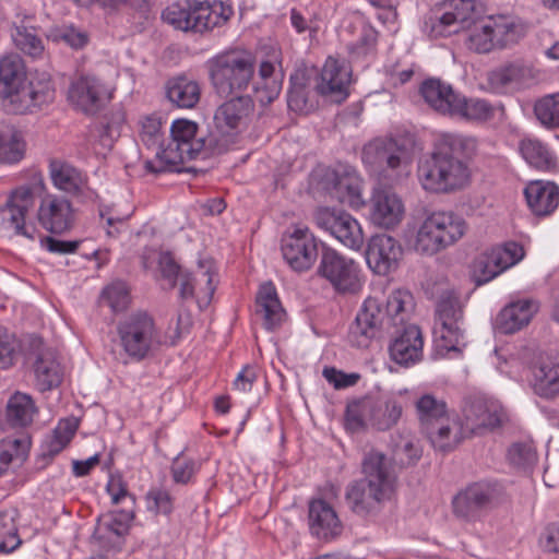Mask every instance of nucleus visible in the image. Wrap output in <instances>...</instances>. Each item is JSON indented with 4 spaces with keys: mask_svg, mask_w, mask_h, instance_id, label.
Listing matches in <instances>:
<instances>
[{
    "mask_svg": "<svg viewBox=\"0 0 559 559\" xmlns=\"http://www.w3.org/2000/svg\"><path fill=\"white\" fill-rule=\"evenodd\" d=\"M118 334L124 352L136 360L145 358L160 343L154 319L146 312H135L118 325Z\"/></svg>",
    "mask_w": 559,
    "mask_h": 559,
    "instance_id": "obj_13",
    "label": "nucleus"
},
{
    "mask_svg": "<svg viewBox=\"0 0 559 559\" xmlns=\"http://www.w3.org/2000/svg\"><path fill=\"white\" fill-rule=\"evenodd\" d=\"M166 95L169 102L179 108L191 109L201 97L200 84L187 76H177L167 82Z\"/></svg>",
    "mask_w": 559,
    "mask_h": 559,
    "instance_id": "obj_37",
    "label": "nucleus"
},
{
    "mask_svg": "<svg viewBox=\"0 0 559 559\" xmlns=\"http://www.w3.org/2000/svg\"><path fill=\"white\" fill-rule=\"evenodd\" d=\"M26 142L20 129L13 124H0V163L14 164L25 154Z\"/></svg>",
    "mask_w": 559,
    "mask_h": 559,
    "instance_id": "obj_38",
    "label": "nucleus"
},
{
    "mask_svg": "<svg viewBox=\"0 0 559 559\" xmlns=\"http://www.w3.org/2000/svg\"><path fill=\"white\" fill-rule=\"evenodd\" d=\"M139 136L147 148L163 150L164 130L162 119L156 116H147L140 121Z\"/></svg>",
    "mask_w": 559,
    "mask_h": 559,
    "instance_id": "obj_58",
    "label": "nucleus"
},
{
    "mask_svg": "<svg viewBox=\"0 0 559 559\" xmlns=\"http://www.w3.org/2000/svg\"><path fill=\"white\" fill-rule=\"evenodd\" d=\"M413 144L406 136L377 139L365 147L364 156L381 169L383 183L393 186L409 175Z\"/></svg>",
    "mask_w": 559,
    "mask_h": 559,
    "instance_id": "obj_7",
    "label": "nucleus"
},
{
    "mask_svg": "<svg viewBox=\"0 0 559 559\" xmlns=\"http://www.w3.org/2000/svg\"><path fill=\"white\" fill-rule=\"evenodd\" d=\"M394 334L389 353L391 359L404 367H409L423 358L424 338L419 326L416 324L400 325L394 328Z\"/></svg>",
    "mask_w": 559,
    "mask_h": 559,
    "instance_id": "obj_24",
    "label": "nucleus"
},
{
    "mask_svg": "<svg viewBox=\"0 0 559 559\" xmlns=\"http://www.w3.org/2000/svg\"><path fill=\"white\" fill-rule=\"evenodd\" d=\"M523 158L534 168L550 171L557 167V157L550 148L536 139H524L520 143Z\"/></svg>",
    "mask_w": 559,
    "mask_h": 559,
    "instance_id": "obj_41",
    "label": "nucleus"
},
{
    "mask_svg": "<svg viewBox=\"0 0 559 559\" xmlns=\"http://www.w3.org/2000/svg\"><path fill=\"white\" fill-rule=\"evenodd\" d=\"M508 461L523 472L531 471L537 463V452L532 442H515L508 450Z\"/></svg>",
    "mask_w": 559,
    "mask_h": 559,
    "instance_id": "obj_55",
    "label": "nucleus"
},
{
    "mask_svg": "<svg viewBox=\"0 0 559 559\" xmlns=\"http://www.w3.org/2000/svg\"><path fill=\"white\" fill-rule=\"evenodd\" d=\"M275 67L271 61H262L259 68V81L253 90L261 104H270L276 99L282 90V80L274 75Z\"/></svg>",
    "mask_w": 559,
    "mask_h": 559,
    "instance_id": "obj_44",
    "label": "nucleus"
},
{
    "mask_svg": "<svg viewBox=\"0 0 559 559\" xmlns=\"http://www.w3.org/2000/svg\"><path fill=\"white\" fill-rule=\"evenodd\" d=\"M31 449V438L23 435L19 438H7L0 441V476L8 471L13 462L23 463Z\"/></svg>",
    "mask_w": 559,
    "mask_h": 559,
    "instance_id": "obj_46",
    "label": "nucleus"
},
{
    "mask_svg": "<svg viewBox=\"0 0 559 559\" xmlns=\"http://www.w3.org/2000/svg\"><path fill=\"white\" fill-rule=\"evenodd\" d=\"M474 0H449L441 15L430 16L425 22V31L431 38L448 37L460 32L473 20Z\"/></svg>",
    "mask_w": 559,
    "mask_h": 559,
    "instance_id": "obj_21",
    "label": "nucleus"
},
{
    "mask_svg": "<svg viewBox=\"0 0 559 559\" xmlns=\"http://www.w3.org/2000/svg\"><path fill=\"white\" fill-rule=\"evenodd\" d=\"M317 226L329 233L342 245L352 249L359 250L364 245V233L360 224L349 213L330 209H318L314 214Z\"/></svg>",
    "mask_w": 559,
    "mask_h": 559,
    "instance_id": "obj_17",
    "label": "nucleus"
},
{
    "mask_svg": "<svg viewBox=\"0 0 559 559\" xmlns=\"http://www.w3.org/2000/svg\"><path fill=\"white\" fill-rule=\"evenodd\" d=\"M463 420H457L460 442L471 435H484L499 427L502 423V409L493 403L473 397L467 399L463 406Z\"/></svg>",
    "mask_w": 559,
    "mask_h": 559,
    "instance_id": "obj_19",
    "label": "nucleus"
},
{
    "mask_svg": "<svg viewBox=\"0 0 559 559\" xmlns=\"http://www.w3.org/2000/svg\"><path fill=\"white\" fill-rule=\"evenodd\" d=\"M129 288L124 282L117 281L106 286L100 296L104 305L118 312L127 308L129 304Z\"/></svg>",
    "mask_w": 559,
    "mask_h": 559,
    "instance_id": "obj_59",
    "label": "nucleus"
},
{
    "mask_svg": "<svg viewBox=\"0 0 559 559\" xmlns=\"http://www.w3.org/2000/svg\"><path fill=\"white\" fill-rule=\"evenodd\" d=\"M524 78V68L509 63L498 67L487 74L488 86L491 92L507 94L513 92Z\"/></svg>",
    "mask_w": 559,
    "mask_h": 559,
    "instance_id": "obj_40",
    "label": "nucleus"
},
{
    "mask_svg": "<svg viewBox=\"0 0 559 559\" xmlns=\"http://www.w3.org/2000/svg\"><path fill=\"white\" fill-rule=\"evenodd\" d=\"M416 411L420 429L435 449L448 452L460 443L457 420L449 416L443 400L424 394L416 402Z\"/></svg>",
    "mask_w": 559,
    "mask_h": 559,
    "instance_id": "obj_6",
    "label": "nucleus"
},
{
    "mask_svg": "<svg viewBox=\"0 0 559 559\" xmlns=\"http://www.w3.org/2000/svg\"><path fill=\"white\" fill-rule=\"evenodd\" d=\"M0 98L8 111L23 115L51 103L55 87L48 76L28 81L23 58L9 53L0 58Z\"/></svg>",
    "mask_w": 559,
    "mask_h": 559,
    "instance_id": "obj_2",
    "label": "nucleus"
},
{
    "mask_svg": "<svg viewBox=\"0 0 559 559\" xmlns=\"http://www.w3.org/2000/svg\"><path fill=\"white\" fill-rule=\"evenodd\" d=\"M146 506L150 511L155 513L168 514L173 509L168 491H147Z\"/></svg>",
    "mask_w": 559,
    "mask_h": 559,
    "instance_id": "obj_64",
    "label": "nucleus"
},
{
    "mask_svg": "<svg viewBox=\"0 0 559 559\" xmlns=\"http://www.w3.org/2000/svg\"><path fill=\"white\" fill-rule=\"evenodd\" d=\"M403 255L400 242L392 236L374 235L368 242L366 260L376 273L385 275L395 270Z\"/></svg>",
    "mask_w": 559,
    "mask_h": 559,
    "instance_id": "obj_25",
    "label": "nucleus"
},
{
    "mask_svg": "<svg viewBox=\"0 0 559 559\" xmlns=\"http://www.w3.org/2000/svg\"><path fill=\"white\" fill-rule=\"evenodd\" d=\"M352 81V68L346 60L329 57L316 79L318 94L340 104L348 95V86Z\"/></svg>",
    "mask_w": 559,
    "mask_h": 559,
    "instance_id": "obj_23",
    "label": "nucleus"
},
{
    "mask_svg": "<svg viewBox=\"0 0 559 559\" xmlns=\"http://www.w3.org/2000/svg\"><path fill=\"white\" fill-rule=\"evenodd\" d=\"M536 119L547 129H559V93L546 95L534 105Z\"/></svg>",
    "mask_w": 559,
    "mask_h": 559,
    "instance_id": "obj_54",
    "label": "nucleus"
},
{
    "mask_svg": "<svg viewBox=\"0 0 559 559\" xmlns=\"http://www.w3.org/2000/svg\"><path fill=\"white\" fill-rule=\"evenodd\" d=\"M391 448L394 460L401 465H412L421 456V450L415 438L406 429L391 437Z\"/></svg>",
    "mask_w": 559,
    "mask_h": 559,
    "instance_id": "obj_47",
    "label": "nucleus"
},
{
    "mask_svg": "<svg viewBox=\"0 0 559 559\" xmlns=\"http://www.w3.org/2000/svg\"><path fill=\"white\" fill-rule=\"evenodd\" d=\"M224 12L217 13L209 2L180 0L169 4L162 13L165 23L183 32L203 33L228 20Z\"/></svg>",
    "mask_w": 559,
    "mask_h": 559,
    "instance_id": "obj_12",
    "label": "nucleus"
},
{
    "mask_svg": "<svg viewBox=\"0 0 559 559\" xmlns=\"http://www.w3.org/2000/svg\"><path fill=\"white\" fill-rule=\"evenodd\" d=\"M39 190V185H24L9 194L5 203L0 206V230L35 239L36 227L26 222V215L35 206V194Z\"/></svg>",
    "mask_w": 559,
    "mask_h": 559,
    "instance_id": "obj_14",
    "label": "nucleus"
},
{
    "mask_svg": "<svg viewBox=\"0 0 559 559\" xmlns=\"http://www.w3.org/2000/svg\"><path fill=\"white\" fill-rule=\"evenodd\" d=\"M364 480L369 489H392L395 477L386 464V457L372 451L362 461Z\"/></svg>",
    "mask_w": 559,
    "mask_h": 559,
    "instance_id": "obj_35",
    "label": "nucleus"
},
{
    "mask_svg": "<svg viewBox=\"0 0 559 559\" xmlns=\"http://www.w3.org/2000/svg\"><path fill=\"white\" fill-rule=\"evenodd\" d=\"M47 39L64 43L73 49H81L88 43V36L73 25L52 26L46 33Z\"/></svg>",
    "mask_w": 559,
    "mask_h": 559,
    "instance_id": "obj_57",
    "label": "nucleus"
},
{
    "mask_svg": "<svg viewBox=\"0 0 559 559\" xmlns=\"http://www.w3.org/2000/svg\"><path fill=\"white\" fill-rule=\"evenodd\" d=\"M334 190L336 198L342 203H346L352 207H360L364 204L360 180L356 176L350 174L336 176Z\"/></svg>",
    "mask_w": 559,
    "mask_h": 559,
    "instance_id": "obj_52",
    "label": "nucleus"
},
{
    "mask_svg": "<svg viewBox=\"0 0 559 559\" xmlns=\"http://www.w3.org/2000/svg\"><path fill=\"white\" fill-rule=\"evenodd\" d=\"M309 528L313 536L330 540L342 533V523L331 504L322 499L309 502Z\"/></svg>",
    "mask_w": 559,
    "mask_h": 559,
    "instance_id": "obj_29",
    "label": "nucleus"
},
{
    "mask_svg": "<svg viewBox=\"0 0 559 559\" xmlns=\"http://www.w3.org/2000/svg\"><path fill=\"white\" fill-rule=\"evenodd\" d=\"M13 41L23 53L36 59L44 53V44L35 31L25 26H16L12 33Z\"/></svg>",
    "mask_w": 559,
    "mask_h": 559,
    "instance_id": "obj_56",
    "label": "nucleus"
},
{
    "mask_svg": "<svg viewBox=\"0 0 559 559\" xmlns=\"http://www.w3.org/2000/svg\"><path fill=\"white\" fill-rule=\"evenodd\" d=\"M404 213V204L396 193L384 189L374 190L369 213L373 225L392 229L402 222Z\"/></svg>",
    "mask_w": 559,
    "mask_h": 559,
    "instance_id": "obj_27",
    "label": "nucleus"
},
{
    "mask_svg": "<svg viewBox=\"0 0 559 559\" xmlns=\"http://www.w3.org/2000/svg\"><path fill=\"white\" fill-rule=\"evenodd\" d=\"M281 252L293 271L305 272L311 269L318 258V241L308 228H296L282 237Z\"/></svg>",
    "mask_w": 559,
    "mask_h": 559,
    "instance_id": "obj_20",
    "label": "nucleus"
},
{
    "mask_svg": "<svg viewBox=\"0 0 559 559\" xmlns=\"http://www.w3.org/2000/svg\"><path fill=\"white\" fill-rule=\"evenodd\" d=\"M388 491H346V503L356 514L365 516L379 510Z\"/></svg>",
    "mask_w": 559,
    "mask_h": 559,
    "instance_id": "obj_48",
    "label": "nucleus"
},
{
    "mask_svg": "<svg viewBox=\"0 0 559 559\" xmlns=\"http://www.w3.org/2000/svg\"><path fill=\"white\" fill-rule=\"evenodd\" d=\"M37 219L47 231L62 234L72 227L74 212L69 200L48 194L40 201Z\"/></svg>",
    "mask_w": 559,
    "mask_h": 559,
    "instance_id": "obj_26",
    "label": "nucleus"
},
{
    "mask_svg": "<svg viewBox=\"0 0 559 559\" xmlns=\"http://www.w3.org/2000/svg\"><path fill=\"white\" fill-rule=\"evenodd\" d=\"M200 464L186 456H177L171 465V474L176 485L187 486L194 474L199 471Z\"/></svg>",
    "mask_w": 559,
    "mask_h": 559,
    "instance_id": "obj_60",
    "label": "nucleus"
},
{
    "mask_svg": "<svg viewBox=\"0 0 559 559\" xmlns=\"http://www.w3.org/2000/svg\"><path fill=\"white\" fill-rule=\"evenodd\" d=\"M459 99L455 104L457 109H453L451 117L465 120H487L493 115L491 105L485 99L466 98L461 93Z\"/></svg>",
    "mask_w": 559,
    "mask_h": 559,
    "instance_id": "obj_50",
    "label": "nucleus"
},
{
    "mask_svg": "<svg viewBox=\"0 0 559 559\" xmlns=\"http://www.w3.org/2000/svg\"><path fill=\"white\" fill-rule=\"evenodd\" d=\"M538 311L534 299H521L507 305L497 317V328L503 334H512L530 323Z\"/></svg>",
    "mask_w": 559,
    "mask_h": 559,
    "instance_id": "obj_32",
    "label": "nucleus"
},
{
    "mask_svg": "<svg viewBox=\"0 0 559 559\" xmlns=\"http://www.w3.org/2000/svg\"><path fill=\"white\" fill-rule=\"evenodd\" d=\"M110 98L106 85L95 75L81 74L73 79L68 90V99L81 111L94 115Z\"/></svg>",
    "mask_w": 559,
    "mask_h": 559,
    "instance_id": "obj_22",
    "label": "nucleus"
},
{
    "mask_svg": "<svg viewBox=\"0 0 559 559\" xmlns=\"http://www.w3.org/2000/svg\"><path fill=\"white\" fill-rule=\"evenodd\" d=\"M17 346L15 337L7 330L0 329V369H7L13 365Z\"/></svg>",
    "mask_w": 559,
    "mask_h": 559,
    "instance_id": "obj_62",
    "label": "nucleus"
},
{
    "mask_svg": "<svg viewBox=\"0 0 559 559\" xmlns=\"http://www.w3.org/2000/svg\"><path fill=\"white\" fill-rule=\"evenodd\" d=\"M308 81L306 70H297L290 75V87L287 94V105L290 110L306 112L312 107L308 100Z\"/></svg>",
    "mask_w": 559,
    "mask_h": 559,
    "instance_id": "obj_49",
    "label": "nucleus"
},
{
    "mask_svg": "<svg viewBox=\"0 0 559 559\" xmlns=\"http://www.w3.org/2000/svg\"><path fill=\"white\" fill-rule=\"evenodd\" d=\"M488 21L497 48H506L513 45L524 35L523 25L511 17L498 16L490 17Z\"/></svg>",
    "mask_w": 559,
    "mask_h": 559,
    "instance_id": "obj_45",
    "label": "nucleus"
},
{
    "mask_svg": "<svg viewBox=\"0 0 559 559\" xmlns=\"http://www.w3.org/2000/svg\"><path fill=\"white\" fill-rule=\"evenodd\" d=\"M475 147L472 138L455 133L442 134L433 151L418 163L417 177L423 189L442 194L464 189L471 179L467 158Z\"/></svg>",
    "mask_w": 559,
    "mask_h": 559,
    "instance_id": "obj_1",
    "label": "nucleus"
},
{
    "mask_svg": "<svg viewBox=\"0 0 559 559\" xmlns=\"http://www.w3.org/2000/svg\"><path fill=\"white\" fill-rule=\"evenodd\" d=\"M114 504L126 503V508L99 518L93 533V543L100 550H120L129 533L134 518L133 504L135 498L130 491H115L111 496Z\"/></svg>",
    "mask_w": 559,
    "mask_h": 559,
    "instance_id": "obj_11",
    "label": "nucleus"
},
{
    "mask_svg": "<svg viewBox=\"0 0 559 559\" xmlns=\"http://www.w3.org/2000/svg\"><path fill=\"white\" fill-rule=\"evenodd\" d=\"M464 314L460 299L451 294H442L436 306L433 343L437 355L461 353L466 346Z\"/></svg>",
    "mask_w": 559,
    "mask_h": 559,
    "instance_id": "obj_9",
    "label": "nucleus"
},
{
    "mask_svg": "<svg viewBox=\"0 0 559 559\" xmlns=\"http://www.w3.org/2000/svg\"><path fill=\"white\" fill-rule=\"evenodd\" d=\"M158 266L164 281V288L173 289L177 280L180 281L179 294L182 299L195 297L199 307L206 308L214 295L216 286L213 284V273L210 269H200L192 276L183 273L169 252H162Z\"/></svg>",
    "mask_w": 559,
    "mask_h": 559,
    "instance_id": "obj_10",
    "label": "nucleus"
},
{
    "mask_svg": "<svg viewBox=\"0 0 559 559\" xmlns=\"http://www.w3.org/2000/svg\"><path fill=\"white\" fill-rule=\"evenodd\" d=\"M524 257L523 247L516 242H507L478 255L472 267L473 280L477 286L483 285L513 266Z\"/></svg>",
    "mask_w": 559,
    "mask_h": 559,
    "instance_id": "obj_18",
    "label": "nucleus"
},
{
    "mask_svg": "<svg viewBox=\"0 0 559 559\" xmlns=\"http://www.w3.org/2000/svg\"><path fill=\"white\" fill-rule=\"evenodd\" d=\"M16 516V510L0 512V554H11L22 544L17 533Z\"/></svg>",
    "mask_w": 559,
    "mask_h": 559,
    "instance_id": "obj_51",
    "label": "nucleus"
},
{
    "mask_svg": "<svg viewBox=\"0 0 559 559\" xmlns=\"http://www.w3.org/2000/svg\"><path fill=\"white\" fill-rule=\"evenodd\" d=\"M341 294H354L360 288L358 264L335 249L323 247L317 271Z\"/></svg>",
    "mask_w": 559,
    "mask_h": 559,
    "instance_id": "obj_16",
    "label": "nucleus"
},
{
    "mask_svg": "<svg viewBox=\"0 0 559 559\" xmlns=\"http://www.w3.org/2000/svg\"><path fill=\"white\" fill-rule=\"evenodd\" d=\"M78 427L79 424L75 418L61 419L52 432L43 441L39 459L48 462L59 454L70 443Z\"/></svg>",
    "mask_w": 559,
    "mask_h": 559,
    "instance_id": "obj_36",
    "label": "nucleus"
},
{
    "mask_svg": "<svg viewBox=\"0 0 559 559\" xmlns=\"http://www.w3.org/2000/svg\"><path fill=\"white\" fill-rule=\"evenodd\" d=\"M207 70L215 93L226 98L248 88L253 81L255 67L250 55L233 51L210 59Z\"/></svg>",
    "mask_w": 559,
    "mask_h": 559,
    "instance_id": "obj_8",
    "label": "nucleus"
},
{
    "mask_svg": "<svg viewBox=\"0 0 559 559\" xmlns=\"http://www.w3.org/2000/svg\"><path fill=\"white\" fill-rule=\"evenodd\" d=\"M51 179L58 189L70 194L80 193L84 186V178L81 171L67 164L52 168Z\"/></svg>",
    "mask_w": 559,
    "mask_h": 559,
    "instance_id": "obj_53",
    "label": "nucleus"
},
{
    "mask_svg": "<svg viewBox=\"0 0 559 559\" xmlns=\"http://www.w3.org/2000/svg\"><path fill=\"white\" fill-rule=\"evenodd\" d=\"M37 408L31 395L15 392L7 403L5 418L12 428H24L32 424Z\"/></svg>",
    "mask_w": 559,
    "mask_h": 559,
    "instance_id": "obj_39",
    "label": "nucleus"
},
{
    "mask_svg": "<svg viewBox=\"0 0 559 559\" xmlns=\"http://www.w3.org/2000/svg\"><path fill=\"white\" fill-rule=\"evenodd\" d=\"M487 491H457L452 499L453 512L462 519H474L489 504Z\"/></svg>",
    "mask_w": 559,
    "mask_h": 559,
    "instance_id": "obj_43",
    "label": "nucleus"
},
{
    "mask_svg": "<svg viewBox=\"0 0 559 559\" xmlns=\"http://www.w3.org/2000/svg\"><path fill=\"white\" fill-rule=\"evenodd\" d=\"M471 48L477 52L486 53L496 49V43L491 36V26L487 20L480 27L475 28L469 35Z\"/></svg>",
    "mask_w": 559,
    "mask_h": 559,
    "instance_id": "obj_61",
    "label": "nucleus"
},
{
    "mask_svg": "<svg viewBox=\"0 0 559 559\" xmlns=\"http://www.w3.org/2000/svg\"><path fill=\"white\" fill-rule=\"evenodd\" d=\"M36 386L39 391H50L62 381L63 372L50 348H43L36 355L34 362Z\"/></svg>",
    "mask_w": 559,
    "mask_h": 559,
    "instance_id": "obj_34",
    "label": "nucleus"
},
{
    "mask_svg": "<svg viewBox=\"0 0 559 559\" xmlns=\"http://www.w3.org/2000/svg\"><path fill=\"white\" fill-rule=\"evenodd\" d=\"M198 124L191 120L177 119L170 127V142L156 151L155 159L145 162V169L152 174L180 171L179 166L202 156L205 158L212 147V141L197 139Z\"/></svg>",
    "mask_w": 559,
    "mask_h": 559,
    "instance_id": "obj_4",
    "label": "nucleus"
},
{
    "mask_svg": "<svg viewBox=\"0 0 559 559\" xmlns=\"http://www.w3.org/2000/svg\"><path fill=\"white\" fill-rule=\"evenodd\" d=\"M254 110V103L249 95H238L224 102L214 114V123L223 133L247 126Z\"/></svg>",
    "mask_w": 559,
    "mask_h": 559,
    "instance_id": "obj_28",
    "label": "nucleus"
},
{
    "mask_svg": "<svg viewBox=\"0 0 559 559\" xmlns=\"http://www.w3.org/2000/svg\"><path fill=\"white\" fill-rule=\"evenodd\" d=\"M465 219L451 211H425L417 224L413 248L433 255L457 242L466 233Z\"/></svg>",
    "mask_w": 559,
    "mask_h": 559,
    "instance_id": "obj_5",
    "label": "nucleus"
},
{
    "mask_svg": "<svg viewBox=\"0 0 559 559\" xmlns=\"http://www.w3.org/2000/svg\"><path fill=\"white\" fill-rule=\"evenodd\" d=\"M419 93L425 103L438 114L451 117L453 109H457L455 104L460 100V93L440 79L425 80L419 87Z\"/></svg>",
    "mask_w": 559,
    "mask_h": 559,
    "instance_id": "obj_30",
    "label": "nucleus"
},
{
    "mask_svg": "<svg viewBox=\"0 0 559 559\" xmlns=\"http://www.w3.org/2000/svg\"><path fill=\"white\" fill-rule=\"evenodd\" d=\"M323 376L335 389L353 386L360 378L358 373H345L332 367H325L323 369Z\"/></svg>",
    "mask_w": 559,
    "mask_h": 559,
    "instance_id": "obj_63",
    "label": "nucleus"
},
{
    "mask_svg": "<svg viewBox=\"0 0 559 559\" xmlns=\"http://www.w3.org/2000/svg\"><path fill=\"white\" fill-rule=\"evenodd\" d=\"M257 314L262 319L263 326L269 330L277 329L285 318L275 286L269 282L260 286L257 294Z\"/></svg>",
    "mask_w": 559,
    "mask_h": 559,
    "instance_id": "obj_33",
    "label": "nucleus"
},
{
    "mask_svg": "<svg viewBox=\"0 0 559 559\" xmlns=\"http://www.w3.org/2000/svg\"><path fill=\"white\" fill-rule=\"evenodd\" d=\"M533 389L545 399H552L559 393V361H543L535 369Z\"/></svg>",
    "mask_w": 559,
    "mask_h": 559,
    "instance_id": "obj_42",
    "label": "nucleus"
},
{
    "mask_svg": "<svg viewBox=\"0 0 559 559\" xmlns=\"http://www.w3.org/2000/svg\"><path fill=\"white\" fill-rule=\"evenodd\" d=\"M524 195L537 216L550 215L559 205V187L552 181H531L524 189Z\"/></svg>",
    "mask_w": 559,
    "mask_h": 559,
    "instance_id": "obj_31",
    "label": "nucleus"
},
{
    "mask_svg": "<svg viewBox=\"0 0 559 559\" xmlns=\"http://www.w3.org/2000/svg\"><path fill=\"white\" fill-rule=\"evenodd\" d=\"M402 413V405L396 401L389 400L384 403H377L371 399H365L348 404L346 424L352 430L370 426L376 430L386 431L396 425Z\"/></svg>",
    "mask_w": 559,
    "mask_h": 559,
    "instance_id": "obj_15",
    "label": "nucleus"
},
{
    "mask_svg": "<svg viewBox=\"0 0 559 559\" xmlns=\"http://www.w3.org/2000/svg\"><path fill=\"white\" fill-rule=\"evenodd\" d=\"M413 310L414 297L408 290L392 292L384 304L374 297L367 298L350 325V343L356 347H367L372 338L406 323Z\"/></svg>",
    "mask_w": 559,
    "mask_h": 559,
    "instance_id": "obj_3",
    "label": "nucleus"
}]
</instances>
